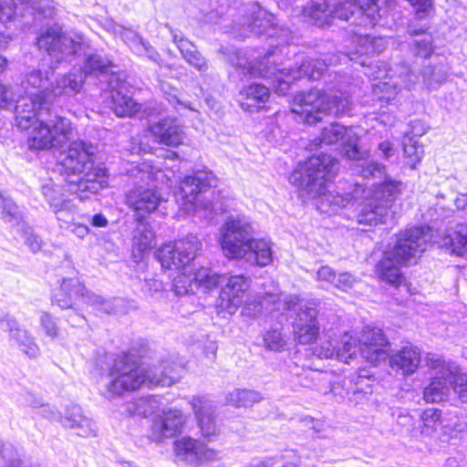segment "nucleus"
I'll list each match as a JSON object with an SVG mask.
<instances>
[{"instance_id":"obj_58","label":"nucleus","mask_w":467,"mask_h":467,"mask_svg":"<svg viewBox=\"0 0 467 467\" xmlns=\"http://www.w3.org/2000/svg\"><path fill=\"white\" fill-rule=\"evenodd\" d=\"M317 278L319 280L326 281V282L333 285V283L335 281V278H336L337 273L330 266H328V265H322L317 270Z\"/></svg>"},{"instance_id":"obj_10","label":"nucleus","mask_w":467,"mask_h":467,"mask_svg":"<svg viewBox=\"0 0 467 467\" xmlns=\"http://www.w3.org/2000/svg\"><path fill=\"white\" fill-rule=\"evenodd\" d=\"M427 362L432 373L423 389L424 400L429 403L441 402L452 391L459 402L467 403V373L452 361L428 358Z\"/></svg>"},{"instance_id":"obj_52","label":"nucleus","mask_w":467,"mask_h":467,"mask_svg":"<svg viewBox=\"0 0 467 467\" xmlns=\"http://www.w3.org/2000/svg\"><path fill=\"white\" fill-rule=\"evenodd\" d=\"M314 355L318 358H333L335 356H338V351L336 346L331 341L323 342L320 345L315 347L313 350Z\"/></svg>"},{"instance_id":"obj_27","label":"nucleus","mask_w":467,"mask_h":467,"mask_svg":"<svg viewBox=\"0 0 467 467\" xmlns=\"http://www.w3.org/2000/svg\"><path fill=\"white\" fill-rule=\"evenodd\" d=\"M191 404L202 435L212 441L219 433L215 421V407L201 397H193Z\"/></svg>"},{"instance_id":"obj_24","label":"nucleus","mask_w":467,"mask_h":467,"mask_svg":"<svg viewBox=\"0 0 467 467\" xmlns=\"http://www.w3.org/2000/svg\"><path fill=\"white\" fill-rule=\"evenodd\" d=\"M385 49L382 38L373 37L369 35L357 36L353 40V46L348 52L349 60L362 67H369L372 57L379 55Z\"/></svg>"},{"instance_id":"obj_60","label":"nucleus","mask_w":467,"mask_h":467,"mask_svg":"<svg viewBox=\"0 0 467 467\" xmlns=\"http://www.w3.org/2000/svg\"><path fill=\"white\" fill-rule=\"evenodd\" d=\"M144 288L153 296L154 293H159L163 290V283L155 278L145 279Z\"/></svg>"},{"instance_id":"obj_18","label":"nucleus","mask_w":467,"mask_h":467,"mask_svg":"<svg viewBox=\"0 0 467 467\" xmlns=\"http://www.w3.org/2000/svg\"><path fill=\"white\" fill-rule=\"evenodd\" d=\"M275 21L276 18L273 14L256 5L254 6L250 16L246 19L245 26L250 33L256 36L265 35L270 38L276 37L278 39L277 44H270L269 48H271L272 46L276 47L279 45L276 49L277 53L279 51L281 52L283 45H290V31L288 29L278 27Z\"/></svg>"},{"instance_id":"obj_4","label":"nucleus","mask_w":467,"mask_h":467,"mask_svg":"<svg viewBox=\"0 0 467 467\" xmlns=\"http://www.w3.org/2000/svg\"><path fill=\"white\" fill-rule=\"evenodd\" d=\"M276 47L272 46L264 57L254 61H248L243 51L234 46L222 47L220 53L234 67L240 68L244 73L256 74L261 78L271 79L274 91L285 96L294 86L303 79L317 80L322 78L328 68V64L319 58L306 57L296 68H279L270 58L276 54Z\"/></svg>"},{"instance_id":"obj_29","label":"nucleus","mask_w":467,"mask_h":467,"mask_svg":"<svg viewBox=\"0 0 467 467\" xmlns=\"http://www.w3.org/2000/svg\"><path fill=\"white\" fill-rule=\"evenodd\" d=\"M269 97V88L264 84L253 82L240 89L237 101L243 110L254 113L261 110Z\"/></svg>"},{"instance_id":"obj_22","label":"nucleus","mask_w":467,"mask_h":467,"mask_svg":"<svg viewBox=\"0 0 467 467\" xmlns=\"http://www.w3.org/2000/svg\"><path fill=\"white\" fill-rule=\"evenodd\" d=\"M223 278L216 287L222 285L220 291V299L222 304H225L229 312L235 309L244 303V297L250 287L251 278L244 274L231 275L226 277L219 275Z\"/></svg>"},{"instance_id":"obj_43","label":"nucleus","mask_w":467,"mask_h":467,"mask_svg":"<svg viewBox=\"0 0 467 467\" xmlns=\"http://www.w3.org/2000/svg\"><path fill=\"white\" fill-rule=\"evenodd\" d=\"M262 396L258 391L253 389H236L229 394L228 402L235 407H250L259 402Z\"/></svg>"},{"instance_id":"obj_15","label":"nucleus","mask_w":467,"mask_h":467,"mask_svg":"<svg viewBox=\"0 0 467 467\" xmlns=\"http://www.w3.org/2000/svg\"><path fill=\"white\" fill-rule=\"evenodd\" d=\"M110 107L119 117L151 118L159 112L158 103L141 104L133 99L130 88L119 72H111L107 80Z\"/></svg>"},{"instance_id":"obj_38","label":"nucleus","mask_w":467,"mask_h":467,"mask_svg":"<svg viewBox=\"0 0 467 467\" xmlns=\"http://www.w3.org/2000/svg\"><path fill=\"white\" fill-rule=\"evenodd\" d=\"M418 73H420L422 82L429 90L438 89L441 85L447 79L448 72L443 64L423 65Z\"/></svg>"},{"instance_id":"obj_5","label":"nucleus","mask_w":467,"mask_h":467,"mask_svg":"<svg viewBox=\"0 0 467 467\" xmlns=\"http://www.w3.org/2000/svg\"><path fill=\"white\" fill-rule=\"evenodd\" d=\"M338 170L337 158L324 152L315 153L298 162L288 181L301 194L322 197V202L334 209L347 208L355 199L351 185L348 189L337 185V191L330 190Z\"/></svg>"},{"instance_id":"obj_39","label":"nucleus","mask_w":467,"mask_h":467,"mask_svg":"<svg viewBox=\"0 0 467 467\" xmlns=\"http://www.w3.org/2000/svg\"><path fill=\"white\" fill-rule=\"evenodd\" d=\"M384 179L375 187L374 196L375 199L380 202V206H388L395 201L397 195L400 192V182L393 180L390 177L381 176Z\"/></svg>"},{"instance_id":"obj_32","label":"nucleus","mask_w":467,"mask_h":467,"mask_svg":"<svg viewBox=\"0 0 467 467\" xmlns=\"http://www.w3.org/2000/svg\"><path fill=\"white\" fill-rule=\"evenodd\" d=\"M42 194L51 211L57 215L61 213H71L75 209L73 200L58 185L44 184L42 186Z\"/></svg>"},{"instance_id":"obj_57","label":"nucleus","mask_w":467,"mask_h":467,"mask_svg":"<svg viewBox=\"0 0 467 467\" xmlns=\"http://www.w3.org/2000/svg\"><path fill=\"white\" fill-rule=\"evenodd\" d=\"M34 407H38V413L50 420H58L60 418V413L49 404L36 403Z\"/></svg>"},{"instance_id":"obj_49","label":"nucleus","mask_w":467,"mask_h":467,"mask_svg":"<svg viewBox=\"0 0 467 467\" xmlns=\"http://www.w3.org/2000/svg\"><path fill=\"white\" fill-rule=\"evenodd\" d=\"M45 335L51 339L58 336L57 319L47 312H43L39 318Z\"/></svg>"},{"instance_id":"obj_1","label":"nucleus","mask_w":467,"mask_h":467,"mask_svg":"<svg viewBox=\"0 0 467 467\" xmlns=\"http://www.w3.org/2000/svg\"><path fill=\"white\" fill-rule=\"evenodd\" d=\"M36 46L48 56V63H41L26 75V92L29 103L16 106V121L19 128H26L36 116L45 114L56 97L74 95L83 87V78L78 72H68L50 81L58 65L70 57L78 56L81 45L67 38L59 28L47 27L36 37Z\"/></svg>"},{"instance_id":"obj_53","label":"nucleus","mask_w":467,"mask_h":467,"mask_svg":"<svg viewBox=\"0 0 467 467\" xmlns=\"http://www.w3.org/2000/svg\"><path fill=\"white\" fill-rule=\"evenodd\" d=\"M133 42L137 46L140 53H144L150 60L156 61L159 57V54L156 49L143 37L140 36H135Z\"/></svg>"},{"instance_id":"obj_28","label":"nucleus","mask_w":467,"mask_h":467,"mask_svg":"<svg viewBox=\"0 0 467 467\" xmlns=\"http://www.w3.org/2000/svg\"><path fill=\"white\" fill-rule=\"evenodd\" d=\"M155 245V234L144 219H138L133 231L131 257L134 263H141Z\"/></svg>"},{"instance_id":"obj_8","label":"nucleus","mask_w":467,"mask_h":467,"mask_svg":"<svg viewBox=\"0 0 467 467\" xmlns=\"http://www.w3.org/2000/svg\"><path fill=\"white\" fill-rule=\"evenodd\" d=\"M60 163L68 177L70 192H98L108 186L109 171L104 165H95L94 150L83 140L70 142L67 150L60 154Z\"/></svg>"},{"instance_id":"obj_47","label":"nucleus","mask_w":467,"mask_h":467,"mask_svg":"<svg viewBox=\"0 0 467 467\" xmlns=\"http://www.w3.org/2000/svg\"><path fill=\"white\" fill-rule=\"evenodd\" d=\"M422 422L423 431L432 432L442 423L441 410L438 408H427L420 415Z\"/></svg>"},{"instance_id":"obj_2","label":"nucleus","mask_w":467,"mask_h":467,"mask_svg":"<svg viewBox=\"0 0 467 467\" xmlns=\"http://www.w3.org/2000/svg\"><path fill=\"white\" fill-rule=\"evenodd\" d=\"M93 371L102 377L108 375L110 381L107 390L111 397L126 391L169 387L179 379L178 366L169 359H161L158 365L142 367L141 357L131 351H124L117 358L104 348L97 349L92 359Z\"/></svg>"},{"instance_id":"obj_50","label":"nucleus","mask_w":467,"mask_h":467,"mask_svg":"<svg viewBox=\"0 0 467 467\" xmlns=\"http://www.w3.org/2000/svg\"><path fill=\"white\" fill-rule=\"evenodd\" d=\"M264 308V301L262 298L247 299L242 307V315L244 317L256 318L259 317Z\"/></svg>"},{"instance_id":"obj_37","label":"nucleus","mask_w":467,"mask_h":467,"mask_svg":"<svg viewBox=\"0 0 467 467\" xmlns=\"http://www.w3.org/2000/svg\"><path fill=\"white\" fill-rule=\"evenodd\" d=\"M0 218L10 227L21 228L26 223L20 207L2 192H0Z\"/></svg>"},{"instance_id":"obj_30","label":"nucleus","mask_w":467,"mask_h":467,"mask_svg":"<svg viewBox=\"0 0 467 467\" xmlns=\"http://www.w3.org/2000/svg\"><path fill=\"white\" fill-rule=\"evenodd\" d=\"M58 420L64 427L75 430L76 434L80 437L95 435L96 423L89 418L83 415L82 409L77 404H70L66 407L64 416L60 414Z\"/></svg>"},{"instance_id":"obj_19","label":"nucleus","mask_w":467,"mask_h":467,"mask_svg":"<svg viewBox=\"0 0 467 467\" xmlns=\"http://www.w3.org/2000/svg\"><path fill=\"white\" fill-rule=\"evenodd\" d=\"M159 112L151 118H144L148 120V131L160 144L178 147L183 140V130L176 117H160L162 107L158 104Z\"/></svg>"},{"instance_id":"obj_25","label":"nucleus","mask_w":467,"mask_h":467,"mask_svg":"<svg viewBox=\"0 0 467 467\" xmlns=\"http://www.w3.org/2000/svg\"><path fill=\"white\" fill-rule=\"evenodd\" d=\"M317 314L318 311L312 307L302 308L298 311L293 328L295 337L299 344H311L318 337L320 326Z\"/></svg>"},{"instance_id":"obj_46","label":"nucleus","mask_w":467,"mask_h":467,"mask_svg":"<svg viewBox=\"0 0 467 467\" xmlns=\"http://www.w3.org/2000/svg\"><path fill=\"white\" fill-rule=\"evenodd\" d=\"M159 408L157 398L153 395L141 397L132 403L131 408L134 414L147 418Z\"/></svg>"},{"instance_id":"obj_9","label":"nucleus","mask_w":467,"mask_h":467,"mask_svg":"<svg viewBox=\"0 0 467 467\" xmlns=\"http://www.w3.org/2000/svg\"><path fill=\"white\" fill-rule=\"evenodd\" d=\"M390 342L381 328L367 327L360 344V351L368 361L378 364L389 357V365L403 377L413 375L421 363V350L410 343L389 354Z\"/></svg>"},{"instance_id":"obj_48","label":"nucleus","mask_w":467,"mask_h":467,"mask_svg":"<svg viewBox=\"0 0 467 467\" xmlns=\"http://www.w3.org/2000/svg\"><path fill=\"white\" fill-rule=\"evenodd\" d=\"M22 232V237L24 238L25 244L28 247L30 252L33 254L38 253L43 245L41 237L35 233L34 229L26 223L20 228Z\"/></svg>"},{"instance_id":"obj_64","label":"nucleus","mask_w":467,"mask_h":467,"mask_svg":"<svg viewBox=\"0 0 467 467\" xmlns=\"http://www.w3.org/2000/svg\"><path fill=\"white\" fill-rule=\"evenodd\" d=\"M454 202L458 210H463L467 213V193L457 196Z\"/></svg>"},{"instance_id":"obj_21","label":"nucleus","mask_w":467,"mask_h":467,"mask_svg":"<svg viewBox=\"0 0 467 467\" xmlns=\"http://www.w3.org/2000/svg\"><path fill=\"white\" fill-rule=\"evenodd\" d=\"M176 457L187 464L198 466L217 458V451L192 437L185 436L173 443Z\"/></svg>"},{"instance_id":"obj_36","label":"nucleus","mask_w":467,"mask_h":467,"mask_svg":"<svg viewBox=\"0 0 467 467\" xmlns=\"http://www.w3.org/2000/svg\"><path fill=\"white\" fill-rule=\"evenodd\" d=\"M349 130L337 122L331 123L321 130L319 136L311 140L308 147L310 150H317L323 145L340 144Z\"/></svg>"},{"instance_id":"obj_55","label":"nucleus","mask_w":467,"mask_h":467,"mask_svg":"<svg viewBox=\"0 0 467 467\" xmlns=\"http://www.w3.org/2000/svg\"><path fill=\"white\" fill-rule=\"evenodd\" d=\"M18 322L16 318L7 313L0 314V329L3 331H8L10 336L16 329Z\"/></svg>"},{"instance_id":"obj_44","label":"nucleus","mask_w":467,"mask_h":467,"mask_svg":"<svg viewBox=\"0 0 467 467\" xmlns=\"http://www.w3.org/2000/svg\"><path fill=\"white\" fill-rule=\"evenodd\" d=\"M404 155L410 159V165L415 169L417 164L421 161L423 148L419 144L418 140L410 135H406L402 141Z\"/></svg>"},{"instance_id":"obj_11","label":"nucleus","mask_w":467,"mask_h":467,"mask_svg":"<svg viewBox=\"0 0 467 467\" xmlns=\"http://www.w3.org/2000/svg\"><path fill=\"white\" fill-rule=\"evenodd\" d=\"M51 300L60 309L71 310L67 321L75 327H81L87 323L78 302L90 305L107 314L113 313L112 302L88 291L78 278H64L59 287L53 291Z\"/></svg>"},{"instance_id":"obj_7","label":"nucleus","mask_w":467,"mask_h":467,"mask_svg":"<svg viewBox=\"0 0 467 467\" xmlns=\"http://www.w3.org/2000/svg\"><path fill=\"white\" fill-rule=\"evenodd\" d=\"M428 242V231L424 226L400 233L392 250L377 263L375 272L378 278L391 286H400L405 281L402 267L416 265L425 252Z\"/></svg>"},{"instance_id":"obj_40","label":"nucleus","mask_w":467,"mask_h":467,"mask_svg":"<svg viewBox=\"0 0 467 467\" xmlns=\"http://www.w3.org/2000/svg\"><path fill=\"white\" fill-rule=\"evenodd\" d=\"M14 339L21 351H23L30 358H36L39 354V348L35 342V339L29 332L24 328H21L18 325L16 329L10 336Z\"/></svg>"},{"instance_id":"obj_14","label":"nucleus","mask_w":467,"mask_h":467,"mask_svg":"<svg viewBox=\"0 0 467 467\" xmlns=\"http://www.w3.org/2000/svg\"><path fill=\"white\" fill-rule=\"evenodd\" d=\"M52 106L45 114L36 116L26 129L37 123L35 127V133L27 140V148L30 151H39L52 148H60L69 139L71 133V122L68 119L61 116L51 117ZM26 130V128H24Z\"/></svg>"},{"instance_id":"obj_45","label":"nucleus","mask_w":467,"mask_h":467,"mask_svg":"<svg viewBox=\"0 0 467 467\" xmlns=\"http://www.w3.org/2000/svg\"><path fill=\"white\" fill-rule=\"evenodd\" d=\"M382 216V206L375 204L369 202L366 203L362 208L361 212L358 215V223L365 225H377L381 222Z\"/></svg>"},{"instance_id":"obj_51","label":"nucleus","mask_w":467,"mask_h":467,"mask_svg":"<svg viewBox=\"0 0 467 467\" xmlns=\"http://www.w3.org/2000/svg\"><path fill=\"white\" fill-rule=\"evenodd\" d=\"M419 19L426 18L434 9V0H408Z\"/></svg>"},{"instance_id":"obj_62","label":"nucleus","mask_w":467,"mask_h":467,"mask_svg":"<svg viewBox=\"0 0 467 467\" xmlns=\"http://www.w3.org/2000/svg\"><path fill=\"white\" fill-rule=\"evenodd\" d=\"M378 150L380 152V155L386 159L389 160L391 156L394 154V147L392 143L389 140H384L379 143Z\"/></svg>"},{"instance_id":"obj_12","label":"nucleus","mask_w":467,"mask_h":467,"mask_svg":"<svg viewBox=\"0 0 467 467\" xmlns=\"http://www.w3.org/2000/svg\"><path fill=\"white\" fill-rule=\"evenodd\" d=\"M428 27L409 26L408 38L403 44L407 59L398 65L399 77L403 79L404 87L410 89L419 80L417 67L423 66L435 51L432 34Z\"/></svg>"},{"instance_id":"obj_13","label":"nucleus","mask_w":467,"mask_h":467,"mask_svg":"<svg viewBox=\"0 0 467 467\" xmlns=\"http://www.w3.org/2000/svg\"><path fill=\"white\" fill-rule=\"evenodd\" d=\"M296 99L301 107V117L307 124H316L327 115L337 118L350 116L353 105L351 96L346 91L328 95L317 90L301 93Z\"/></svg>"},{"instance_id":"obj_56","label":"nucleus","mask_w":467,"mask_h":467,"mask_svg":"<svg viewBox=\"0 0 467 467\" xmlns=\"http://www.w3.org/2000/svg\"><path fill=\"white\" fill-rule=\"evenodd\" d=\"M164 98L178 111L181 109L194 110L190 102L182 101L175 93L164 92Z\"/></svg>"},{"instance_id":"obj_41","label":"nucleus","mask_w":467,"mask_h":467,"mask_svg":"<svg viewBox=\"0 0 467 467\" xmlns=\"http://www.w3.org/2000/svg\"><path fill=\"white\" fill-rule=\"evenodd\" d=\"M264 347L268 351L281 352L284 350L286 341L281 326H272L263 334Z\"/></svg>"},{"instance_id":"obj_26","label":"nucleus","mask_w":467,"mask_h":467,"mask_svg":"<svg viewBox=\"0 0 467 467\" xmlns=\"http://www.w3.org/2000/svg\"><path fill=\"white\" fill-rule=\"evenodd\" d=\"M184 422L182 410H164L161 414L155 417L152 422V435L158 441H161L165 438L174 437L182 432Z\"/></svg>"},{"instance_id":"obj_35","label":"nucleus","mask_w":467,"mask_h":467,"mask_svg":"<svg viewBox=\"0 0 467 467\" xmlns=\"http://www.w3.org/2000/svg\"><path fill=\"white\" fill-rule=\"evenodd\" d=\"M303 14L308 23L318 27L329 26L333 19L332 6L327 1L308 3L304 7Z\"/></svg>"},{"instance_id":"obj_61","label":"nucleus","mask_w":467,"mask_h":467,"mask_svg":"<svg viewBox=\"0 0 467 467\" xmlns=\"http://www.w3.org/2000/svg\"><path fill=\"white\" fill-rule=\"evenodd\" d=\"M9 451V449L4 448L0 451V467H20V462L16 460L13 457H9L8 460H6L5 453ZM11 454H13V451L10 450Z\"/></svg>"},{"instance_id":"obj_42","label":"nucleus","mask_w":467,"mask_h":467,"mask_svg":"<svg viewBox=\"0 0 467 467\" xmlns=\"http://www.w3.org/2000/svg\"><path fill=\"white\" fill-rule=\"evenodd\" d=\"M180 52L182 57L196 70L206 72L208 63L205 57L197 50V47L192 42L181 44Z\"/></svg>"},{"instance_id":"obj_33","label":"nucleus","mask_w":467,"mask_h":467,"mask_svg":"<svg viewBox=\"0 0 467 467\" xmlns=\"http://www.w3.org/2000/svg\"><path fill=\"white\" fill-rule=\"evenodd\" d=\"M442 245L451 255H467V223H457L453 229L448 230L442 239Z\"/></svg>"},{"instance_id":"obj_54","label":"nucleus","mask_w":467,"mask_h":467,"mask_svg":"<svg viewBox=\"0 0 467 467\" xmlns=\"http://www.w3.org/2000/svg\"><path fill=\"white\" fill-rule=\"evenodd\" d=\"M354 282L353 275L348 272H342L336 275L333 285L341 291H348L352 287Z\"/></svg>"},{"instance_id":"obj_31","label":"nucleus","mask_w":467,"mask_h":467,"mask_svg":"<svg viewBox=\"0 0 467 467\" xmlns=\"http://www.w3.org/2000/svg\"><path fill=\"white\" fill-rule=\"evenodd\" d=\"M115 67L113 60L109 57H102L98 53L85 54L83 65L79 70H74L81 74L83 84L88 77L107 76L113 72L111 69Z\"/></svg>"},{"instance_id":"obj_20","label":"nucleus","mask_w":467,"mask_h":467,"mask_svg":"<svg viewBox=\"0 0 467 467\" xmlns=\"http://www.w3.org/2000/svg\"><path fill=\"white\" fill-rule=\"evenodd\" d=\"M333 17L341 20L349 21L354 16L355 12L360 14L361 23L364 26L374 27L380 19L379 5L378 0H355L352 2H340L333 8Z\"/></svg>"},{"instance_id":"obj_17","label":"nucleus","mask_w":467,"mask_h":467,"mask_svg":"<svg viewBox=\"0 0 467 467\" xmlns=\"http://www.w3.org/2000/svg\"><path fill=\"white\" fill-rule=\"evenodd\" d=\"M343 157L355 161L352 171L364 179L381 178L386 173V167L375 161L368 160V153L361 150L358 138L349 130L339 144Z\"/></svg>"},{"instance_id":"obj_34","label":"nucleus","mask_w":467,"mask_h":467,"mask_svg":"<svg viewBox=\"0 0 467 467\" xmlns=\"http://www.w3.org/2000/svg\"><path fill=\"white\" fill-rule=\"evenodd\" d=\"M34 5L35 0H0V22L12 21L18 16L24 17V12L34 16Z\"/></svg>"},{"instance_id":"obj_23","label":"nucleus","mask_w":467,"mask_h":467,"mask_svg":"<svg viewBox=\"0 0 467 467\" xmlns=\"http://www.w3.org/2000/svg\"><path fill=\"white\" fill-rule=\"evenodd\" d=\"M162 198L156 189L134 186L126 194V202L137 214L144 219L145 214L154 212L161 203Z\"/></svg>"},{"instance_id":"obj_63","label":"nucleus","mask_w":467,"mask_h":467,"mask_svg":"<svg viewBox=\"0 0 467 467\" xmlns=\"http://www.w3.org/2000/svg\"><path fill=\"white\" fill-rule=\"evenodd\" d=\"M88 222L93 227L97 228L106 227L109 224V220L102 213L93 214L89 218Z\"/></svg>"},{"instance_id":"obj_16","label":"nucleus","mask_w":467,"mask_h":467,"mask_svg":"<svg viewBox=\"0 0 467 467\" xmlns=\"http://www.w3.org/2000/svg\"><path fill=\"white\" fill-rule=\"evenodd\" d=\"M215 186L216 177L212 171L206 168L196 170L182 180L175 193L176 198L182 202L184 210L195 211L209 204L210 201L206 200L205 193Z\"/></svg>"},{"instance_id":"obj_6","label":"nucleus","mask_w":467,"mask_h":467,"mask_svg":"<svg viewBox=\"0 0 467 467\" xmlns=\"http://www.w3.org/2000/svg\"><path fill=\"white\" fill-rule=\"evenodd\" d=\"M252 234V225L244 217L228 216L220 229L222 251L230 259H244L261 267L270 265L274 257L271 242L254 238Z\"/></svg>"},{"instance_id":"obj_59","label":"nucleus","mask_w":467,"mask_h":467,"mask_svg":"<svg viewBox=\"0 0 467 467\" xmlns=\"http://www.w3.org/2000/svg\"><path fill=\"white\" fill-rule=\"evenodd\" d=\"M12 93L7 87L0 83V109H7L12 103Z\"/></svg>"},{"instance_id":"obj_3","label":"nucleus","mask_w":467,"mask_h":467,"mask_svg":"<svg viewBox=\"0 0 467 467\" xmlns=\"http://www.w3.org/2000/svg\"><path fill=\"white\" fill-rule=\"evenodd\" d=\"M201 248L199 238L194 234H188L183 239L163 244L155 252V257L163 269L178 271L171 285L178 296L194 294L195 290L202 287L208 293L223 281L211 268H196L192 264Z\"/></svg>"}]
</instances>
